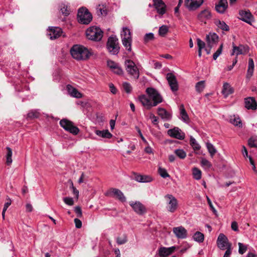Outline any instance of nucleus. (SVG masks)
<instances>
[{
    "mask_svg": "<svg viewBox=\"0 0 257 257\" xmlns=\"http://www.w3.org/2000/svg\"><path fill=\"white\" fill-rule=\"evenodd\" d=\"M248 145L251 148H257V137L250 138L248 140Z\"/></svg>",
    "mask_w": 257,
    "mask_h": 257,
    "instance_id": "nucleus-44",
    "label": "nucleus"
},
{
    "mask_svg": "<svg viewBox=\"0 0 257 257\" xmlns=\"http://www.w3.org/2000/svg\"><path fill=\"white\" fill-rule=\"evenodd\" d=\"M167 133L171 137L183 140L185 138V134L178 127H174L173 128L168 131Z\"/></svg>",
    "mask_w": 257,
    "mask_h": 257,
    "instance_id": "nucleus-11",
    "label": "nucleus"
},
{
    "mask_svg": "<svg viewBox=\"0 0 257 257\" xmlns=\"http://www.w3.org/2000/svg\"><path fill=\"white\" fill-rule=\"evenodd\" d=\"M245 52V48L242 45H240L238 46H235L234 44H233V49L231 53V55H234L235 54L236 56H238L240 54H243Z\"/></svg>",
    "mask_w": 257,
    "mask_h": 257,
    "instance_id": "nucleus-25",
    "label": "nucleus"
},
{
    "mask_svg": "<svg viewBox=\"0 0 257 257\" xmlns=\"http://www.w3.org/2000/svg\"><path fill=\"white\" fill-rule=\"evenodd\" d=\"M194 240L199 243L203 242L204 240V234L199 231L196 232L193 235Z\"/></svg>",
    "mask_w": 257,
    "mask_h": 257,
    "instance_id": "nucleus-34",
    "label": "nucleus"
},
{
    "mask_svg": "<svg viewBox=\"0 0 257 257\" xmlns=\"http://www.w3.org/2000/svg\"><path fill=\"white\" fill-rule=\"evenodd\" d=\"M7 202H6L5 204H4V208H3V210L4 211H6L8 208L11 205V203H12V201L10 199V198H8L7 199Z\"/></svg>",
    "mask_w": 257,
    "mask_h": 257,
    "instance_id": "nucleus-63",
    "label": "nucleus"
},
{
    "mask_svg": "<svg viewBox=\"0 0 257 257\" xmlns=\"http://www.w3.org/2000/svg\"><path fill=\"white\" fill-rule=\"evenodd\" d=\"M214 23L218 28L223 31H228L229 30V26L223 21L216 20Z\"/></svg>",
    "mask_w": 257,
    "mask_h": 257,
    "instance_id": "nucleus-31",
    "label": "nucleus"
},
{
    "mask_svg": "<svg viewBox=\"0 0 257 257\" xmlns=\"http://www.w3.org/2000/svg\"><path fill=\"white\" fill-rule=\"evenodd\" d=\"M77 21L81 24L88 25L92 20L93 17H77Z\"/></svg>",
    "mask_w": 257,
    "mask_h": 257,
    "instance_id": "nucleus-38",
    "label": "nucleus"
},
{
    "mask_svg": "<svg viewBox=\"0 0 257 257\" xmlns=\"http://www.w3.org/2000/svg\"><path fill=\"white\" fill-rule=\"evenodd\" d=\"M107 49L112 55H116L119 52L118 40L115 36H110L107 42Z\"/></svg>",
    "mask_w": 257,
    "mask_h": 257,
    "instance_id": "nucleus-4",
    "label": "nucleus"
},
{
    "mask_svg": "<svg viewBox=\"0 0 257 257\" xmlns=\"http://www.w3.org/2000/svg\"><path fill=\"white\" fill-rule=\"evenodd\" d=\"M67 89L69 94L71 96L77 98H80L82 97V94L80 92H79L77 90V89L73 87L71 85H67Z\"/></svg>",
    "mask_w": 257,
    "mask_h": 257,
    "instance_id": "nucleus-26",
    "label": "nucleus"
},
{
    "mask_svg": "<svg viewBox=\"0 0 257 257\" xmlns=\"http://www.w3.org/2000/svg\"><path fill=\"white\" fill-rule=\"evenodd\" d=\"M109 87L110 88V91L112 94H115L116 93L117 89L112 83H109Z\"/></svg>",
    "mask_w": 257,
    "mask_h": 257,
    "instance_id": "nucleus-64",
    "label": "nucleus"
},
{
    "mask_svg": "<svg viewBox=\"0 0 257 257\" xmlns=\"http://www.w3.org/2000/svg\"><path fill=\"white\" fill-rule=\"evenodd\" d=\"M74 221L75 224V227L77 228H80L82 226L81 221L78 218H75Z\"/></svg>",
    "mask_w": 257,
    "mask_h": 257,
    "instance_id": "nucleus-62",
    "label": "nucleus"
},
{
    "mask_svg": "<svg viewBox=\"0 0 257 257\" xmlns=\"http://www.w3.org/2000/svg\"><path fill=\"white\" fill-rule=\"evenodd\" d=\"M107 64L108 67H109L111 70L116 68L115 67L118 65L112 60H108Z\"/></svg>",
    "mask_w": 257,
    "mask_h": 257,
    "instance_id": "nucleus-56",
    "label": "nucleus"
},
{
    "mask_svg": "<svg viewBox=\"0 0 257 257\" xmlns=\"http://www.w3.org/2000/svg\"><path fill=\"white\" fill-rule=\"evenodd\" d=\"M27 116L31 119L38 118L39 116V113L36 110H32L27 114Z\"/></svg>",
    "mask_w": 257,
    "mask_h": 257,
    "instance_id": "nucleus-48",
    "label": "nucleus"
},
{
    "mask_svg": "<svg viewBox=\"0 0 257 257\" xmlns=\"http://www.w3.org/2000/svg\"><path fill=\"white\" fill-rule=\"evenodd\" d=\"M146 92L148 96L142 95L139 96V100L146 109H150L163 101L162 96L156 89L148 87Z\"/></svg>",
    "mask_w": 257,
    "mask_h": 257,
    "instance_id": "nucleus-1",
    "label": "nucleus"
},
{
    "mask_svg": "<svg viewBox=\"0 0 257 257\" xmlns=\"http://www.w3.org/2000/svg\"><path fill=\"white\" fill-rule=\"evenodd\" d=\"M173 232L178 239H185L187 237V230L182 226L174 227Z\"/></svg>",
    "mask_w": 257,
    "mask_h": 257,
    "instance_id": "nucleus-16",
    "label": "nucleus"
},
{
    "mask_svg": "<svg viewBox=\"0 0 257 257\" xmlns=\"http://www.w3.org/2000/svg\"><path fill=\"white\" fill-rule=\"evenodd\" d=\"M165 198L169 200L168 203V211L172 213L174 212L176 210L178 206V201L177 199L171 194L166 195Z\"/></svg>",
    "mask_w": 257,
    "mask_h": 257,
    "instance_id": "nucleus-10",
    "label": "nucleus"
},
{
    "mask_svg": "<svg viewBox=\"0 0 257 257\" xmlns=\"http://www.w3.org/2000/svg\"><path fill=\"white\" fill-rule=\"evenodd\" d=\"M238 246H239V249H238V252L240 253V254H243L244 253H245L247 250V246L246 245L243 244V243H240V242H239L238 243Z\"/></svg>",
    "mask_w": 257,
    "mask_h": 257,
    "instance_id": "nucleus-53",
    "label": "nucleus"
},
{
    "mask_svg": "<svg viewBox=\"0 0 257 257\" xmlns=\"http://www.w3.org/2000/svg\"><path fill=\"white\" fill-rule=\"evenodd\" d=\"M166 79L172 91L175 92L178 89V84L175 76L172 73H168Z\"/></svg>",
    "mask_w": 257,
    "mask_h": 257,
    "instance_id": "nucleus-13",
    "label": "nucleus"
},
{
    "mask_svg": "<svg viewBox=\"0 0 257 257\" xmlns=\"http://www.w3.org/2000/svg\"><path fill=\"white\" fill-rule=\"evenodd\" d=\"M153 6L159 15H163L165 14L167 11L166 6L162 0H153Z\"/></svg>",
    "mask_w": 257,
    "mask_h": 257,
    "instance_id": "nucleus-17",
    "label": "nucleus"
},
{
    "mask_svg": "<svg viewBox=\"0 0 257 257\" xmlns=\"http://www.w3.org/2000/svg\"><path fill=\"white\" fill-rule=\"evenodd\" d=\"M158 173L163 178H166L170 177V175L167 173V170L165 168H161V167L158 169Z\"/></svg>",
    "mask_w": 257,
    "mask_h": 257,
    "instance_id": "nucleus-46",
    "label": "nucleus"
},
{
    "mask_svg": "<svg viewBox=\"0 0 257 257\" xmlns=\"http://www.w3.org/2000/svg\"><path fill=\"white\" fill-rule=\"evenodd\" d=\"M95 133L97 136L103 138L110 139L112 136V134L109 133L108 130H105L102 131L96 130L95 131Z\"/></svg>",
    "mask_w": 257,
    "mask_h": 257,
    "instance_id": "nucleus-29",
    "label": "nucleus"
},
{
    "mask_svg": "<svg viewBox=\"0 0 257 257\" xmlns=\"http://www.w3.org/2000/svg\"><path fill=\"white\" fill-rule=\"evenodd\" d=\"M127 241V236L124 234L120 235L116 239V242L118 244H122Z\"/></svg>",
    "mask_w": 257,
    "mask_h": 257,
    "instance_id": "nucleus-47",
    "label": "nucleus"
},
{
    "mask_svg": "<svg viewBox=\"0 0 257 257\" xmlns=\"http://www.w3.org/2000/svg\"><path fill=\"white\" fill-rule=\"evenodd\" d=\"M228 5L218 4L215 7L216 11L219 14H223L227 9Z\"/></svg>",
    "mask_w": 257,
    "mask_h": 257,
    "instance_id": "nucleus-40",
    "label": "nucleus"
},
{
    "mask_svg": "<svg viewBox=\"0 0 257 257\" xmlns=\"http://www.w3.org/2000/svg\"><path fill=\"white\" fill-rule=\"evenodd\" d=\"M231 254V244H229L226 250L223 255V257H230Z\"/></svg>",
    "mask_w": 257,
    "mask_h": 257,
    "instance_id": "nucleus-58",
    "label": "nucleus"
},
{
    "mask_svg": "<svg viewBox=\"0 0 257 257\" xmlns=\"http://www.w3.org/2000/svg\"><path fill=\"white\" fill-rule=\"evenodd\" d=\"M229 122L234 126L242 127L241 120L238 116H235V115L231 116Z\"/></svg>",
    "mask_w": 257,
    "mask_h": 257,
    "instance_id": "nucleus-33",
    "label": "nucleus"
},
{
    "mask_svg": "<svg viewBox=\"0 0 257 257\" xmlns=\"http://www.w3.org/2000/svg\"><path fill=\"white\" fill-rule=\"evenodd\" d=\"M206 146L211 156H213L216 153V149L211 143L207 142Z\"/></svg>",
    "mask_w": 257,
    "mask_h": 257,
    "instance_id": "nucleus-42",
    "label": "nucleus"
},
{
    "mask_svg": "<svg viewBox=\"0 0 257 257\" xmlns=\"http://www.w3.org/2000/svg\"><path fill=\"white\" fill-rule=\"evenodd\" d=\"M59 9L64 16H68L71 14L70 9L67 4L65 3L60 4Z\"/></svg>",
    "mask_w": 257,
    "mask_h": 257,
    "instance_id": "nucleus-27",
    "label": "nucleus"
},
{
    "mask_svg": "<svg viewBox=\"0 0 257 257\" xmlns=\"http://www.w3.org/2000/svg\"><path fill=\"white\" fill-rule=\"evenodd\" d=\"M176 249V246H172L169 247L160 246L157 251V254L160 257H168L173 253Z\"/></svg>",
    "mask_w": 257,
    "mask_h": 257,
    "instance_id": "nucleus-9",
    "label": "nucleus"
},
{
    "mask_svg": "<svg viewBox=\"0 0 257 257\" xmlns=\"http://www.w3.org/2000/svg\"><path fill=\"white\" fill-rule=\"evenodd\" d=\"M239 20L250 25H252V23L254 22V17H238Z\"/></svg>",
    "mask_w": 257,
    "mask_h": 257,
    "instance_id": "nucleus-49",
    "label": "nucleus"
},
{
    "mask_svg": "<svg viewBox=\"0 0 257 257\" xmlns=\"http://www.w3.org/2000/svg\"><path fill=\"white\" fill-rule=\"evenodd\" d=\"M203 0H186L185 6L189 11H194L199 8Z\"/></svg>",
    "mask_w": 257,
    "mask_h": 257,
    "instance_id": "nucleus-18",
    "label": "nucleus"
},
{
    "mask_svg": "<svg viewBox=\"0 0 257 257\" xmlns=\"http://www.w3.org/2000/svg\"><path fill=\"white\" fill-rule=\"evenodd\" d=\"M49 36L51 40H54L59 37L62 33V29L57 27H52L49 28Z\"/></svg>",
    "mask_w": 257,
    "mask_h": 257,
    "instance_id": "nucleus-19",
    "label": "nucleus"
},
{
    "mask_svg": "<svg viewBox=\"0 0 257 257\" xmlns=\"http://www.w3.org/2000/svg\"><path fill=\"white\" fill-rule=\"evenodd\" d=\"M174 153L180 159H184L186 157V153L183 149H176L174 150Z\"/></svg>",
    "mask_w": 257,
    "mask_h": 257,
    "instance_id": "nucleus-39",
    "label": "nucleus"
},
{
    "mask_svg": "<svg viewBox=\"0 0 257 257\" xmlns=\"http://www.w3.org/2000/svg\"><path fill=\"white\" fill-rule=\"evenodd\" d=\"M130 205H131L134 210L139 215H143L146 212L145 207L140 202L130 203Z\"/></svg>",
    "mask_w": 257,
    "mask_h": 257,
    "instance_id": "nucleus-20",
    "label": "nucleus"
},
{
    "mask_svg": "<svg viewBox=\"0 0 257 257\" xmlns=\"http://www.w3.org/2000/svg\"><path fill=\"white\" fill-rule=\"evenodd\" d=\"M139 76L140 72L138 67L133 61L130 59V78L136 80L139 78Z\"/></svg>",
    "mask_w": 257,
    "mask_h": 257,
    "instance_id": "nucleus-14",
    "label": "nucleus"
},
{
    "mask_svg": "<svg viewBox=\"0 0 257 257\" xmlns=\"http://www.w3.org/2000/svg\"><path fill=\"white\" fill-rule=\"evenodd\" d=\"M201 165L203 167L209 169L211 167V163L207 159L203 158L201 161Z\"/></svg>",
    "mask_w": 257,
    "mask_h": 257,
    "instance_id": "nucleus-50",
    "label": "nucleus"
},
{
    "mask_svg": "<svg viewBox=\"0 0 257 257\" xmlns=\"http://www.w3.org/2000/svg\"><path fill=\"white\" fill-rule=\"evenodd\" d=\"M131 177L140 183H149L153 180L152 177L149 175H142L135 172H132Z\"/></svg>",
    "mask_w": 257,
    "mask_h": 257,
    "instance_id": "nucleus-12",
    "label": "nucleus"
},
{
    "mask_svg": "<svg viewBox=\"0 0 257 257\" xmlns=\"http://www.w3.org/2000/svg\"><path fill=\"white\" fill-rule=\"evenodd\" d=\"M197 43L199 49H203L205 48V43L204 41H202L200 39H197Z\"/></svg>",
    "mask_w": 257,
    "mask_h": 257,
    "instance_id": "nucleus-54",
    "label": "nucleus"
},
{
    "mask_svg": "<svg viewBox=\"0 0 257 257\" xmlns=\"http://www.w3.org/2000/svg\"><path fill=\"white\" fill-rule=\"evenodd\" d=\"M103 5H102L100 4L96 6V14L97 16H106L108 15V13H105L104 11H103Z\"/></svg>",
    "mask_w": 257,
    "mask_h": 257,
    "instance_id": "nucleus-32",
    "label": "nucleus"
},
{
    "mask_svg": "<svg viewBox=\"0 0 257 257\" xmlns=\"http://www.w3.org/2000/svg\"><path fill=\"white\" fill-rule=\"evenodd\" d=\"M223 48V44H221L219 47L218 48L217 51L213 55V59L215 60L221 54Z\"/></svg>",
    "mask_w": 257,
    "mask_h": 257,
    "instance_id": "nucleus-51",
    "label": "nucleus"
},
{
    "mask_svg": "<svg viewBox=\"0 0 257 257\" xmlns=\"http://www.w3.org/2000/svg\"><path fill=\"white\" fill-rule=\"evenodd\" d=\"M245 107L247 109L255 110L257 108V103L253 97H248L244 99Z\"/></svg>",
    "mask_w": 257,
    "mask_h": 257,
    "instance_id": "nucleus-22",
    "label": "nucleus"
},
{
    "mask_svg": "<svg viewBox=\"0 0 257 257\" xmlns=\"http://www.w3.org/2000/svg\"><path fill=\"white\" fill-rule=\"evenodd\" d=\"M150 118L152 120V122L155 124H158V118L153 113H151L150 115Z\"/></svg>",
    "mask_w": 257,
    "mask_h": 257,
    "instance_id": "nucleus-57",
    "label": "nucleus"
},
{
    "mask_svg": "<svg viewBox=\"0 0 257 257\" xmlns=\"http://www.w3.org/2000/svg\"><path fill=\"white\" fill-rule=\"evenodd\" d=\"M155 36L154 33L150 32L147 33L145 35L143 38V43L145 44L149 43L150 42L154 40Z\"/></svg>",
    "mask_w": 257,
    "mask_h": 257,
    "instance_id": "nucleus-35",
    "label": "nucleus"
},
{
    "mask_svg": "<svg viewBox=\"0 0 257 257\" xmlns=\"http://www.w3.org/2000/svg\"><path fill=\"white\" fill-rule=\"evenodd\" d=\"M169 31V28L166 25H163L159 28L158 33L161 37H165Z\"/></svg>",
    "mask_w": 257,
    "mask_h": 257,
    "instance_id": "nucleus-41",
    "label": "nucleus"
},
{
    "mask_svg": "<svg viewBox=\"0 0 257 257\" xmlns=\"http://www.w3.org/2000/svg\"><path fill=\"white\" fill-rule=\"evenodd\" d=\"M233 92V89L228 83H224L223 85L222 93L225 97H227L229 95Z\"/></svg>",
    "mask_w": 257,
    "mask_h": 257,
    "instance_id": "nucleus-28",
    "label": "nucleus"
},
{
    "mask_svg": "<svg viewBox=\"0 0 257 257\" xmlns=\"http://www.w3.org/2000/svg\"><path fill=\"white\" fill-rule=\"evenodd\" d=\"M112 70V71L115 74L118 75H121L122 74V70L118 65L116 67Z\"/></svg>",
    "mask_w": 257,
    "mask_h": 257,
    "instance_id": "nucleus-61",
    "label": "nucleus"
},
{
    "mask_svg": "<svg viewBox=\"0 0 257 257\" xmlns=\"http://www.w3.org/2000/svg\"><path fill=\"white\" fill-rule=\"evenodd\" d=\"M60 125L65 130L73 135H77L79 132V128L73 125L72 122L66 119H62L60 121Z\"/></svg>",
    "mask_w": 257,
    "mask_h": 257,
    "instance_id": "nucleus-6",
    "label": "nucleus"
},
{
    "mask_svg": "<svg viewBox=\"0 0 257 257\" xmlns=\"http://www.w3.org/2000/svg\"><path fill=\"white\" fill-rule=\"evenodd\" d=\"M77 16H92V15L86 7H82L78 10Z\"/></svg>",
    "mask_w": 257,
    "mask_h": 257,
    "instance_id": "nucleus-30",
    "label": "nucleus"
},
{
    "mask_svg": "<svg viewBox=\"0 0 257 257\" xmlns=\"http://www.w3.org/2000/svg\"><path fill=\"white\" fill-rule=\"evenodd\" d=\"M105 195L117 199L122 202L126 201V198L123 193L120 190L116 188H110L105 193Z\"/></svg>",
    "mask_w": 257,
    "mask_h": 257,
    "instance_id": "nucleus-7",
    "label": "nucleus"
},
{
    "mask_svg": "<svg viewBox=\"0 0 257 257\" xmlns=\"http://www.w3.org/2000/svg\"><path fill=\"white\" fill-rule=\"evenodd\" d=\"M72 57L77 60H86L91 55L87 48L79 45H74L70 50Z\"/></svg>",
    "mask_w": 257,
    "mask_h": 257,
    "instance_id": "nucleus-2",
    "label": "nucleus"
},
{
    "mask_svg": "<svg viewBox=\"0 0 257 257\" xmlns=\"http://www.w3.org/2000/svg\"><path fill=\"white\" fill-rule=\"evenodd\" d=\"M180 110V117L179 118L186 123H189L190 122V118L189 116L184 108L183 104H181L179 106Z\"/></svg>",
    "mask_w": 257,
    "mask_h": 257,
    "instance_id": "nucleus-24",
    "label": "nucleus"
},
{
    "mask_svg": "<svg viewBox=\"0 0 257 257\" xmlns=\"http://www.w3.org/2000/svg\"><path fill=\"white\" fill-rule=\"evenodd\" d=\"M64 202L67 205L72 206L74 204V200L71 197H65L63 198Z\"/></svg>",
    "mask_w": 257,
    "mask_h": 257,
    "instance_id": "nucleus-55",
    "label": "nucleus"
},
{
    "mask_svg": "<svg viewBox=\"0 0 257 257\" xmlns=\"http://www.w3.org/2000/svg\"><path fill=\"white\" fill-rule=\"evenodd\" d=\"M218 36L214 32H210L206 36L207 46L209 48H213L216 45L218 42Z\"/></svg>",
    "mask_w": 257,
    "mask_h": 257,
    "instance_id": "nucleus-8",
    "label": "nucleus"
},
{
    "mask_svg": "<svg viewBox=\"0 0 257 257\" xmlns=\"http://www.w3.org/2000/svg\"><path fill=\"white\" fill-rule=\"evenodd\" d=\"M158 114L164 121H169L172 119V113L164 108H158Z\"/></svg>",
    "mask_w": 257,
    "mask_h": 257,
    "instance_id": "nucleus-21",
    "label": "nucleus"
},
{
    "mask_svg": "<svg viewBox=\"0 0 257 257\" xmlns=\"http://www.w3.org/2000/svg\"><path fill=\"white\" fill-rule=\"evenodd\" d=\"M103 32L99 27H91L87 29L86 35L89 40L99 41L101 40Z\"/></svg>",
    "mask_w": 257,
    "mask_h": 257,
    "instance_id": "nucleus-3",
    "label": "nucleus"
},
{
    "mask_svg": "<svg viewBox=\"0 0 257 257\" xmlns=\"http://www.w3.org/2000/svg\"><path fill=\"white\" fill-rule=\"evenodd\" d=\"M205 81L202 80L198 82L195 85L196 91L198 93H201L205 88Z\"/></svg>",
    "mask_w": 257,
    "mask_h": 257,
    "instance_id": "nucleus-37",
    "label": "nucleus"
},
{
    "mask_svg": "<svg viewBox=\"0 0 257 257\" xmlns=\"http://www.w3.org/2000/svg\"><path fill=\"white\" fill-rule=\"evenodd\" d=\"M217 244L218 247L222 250H224L225 248H227L228 245L231 244L228 242L227 237L223 233H220L218 236Z\"/></svg>",
    "mask_w": 257,
    "mask_h": 257,
    "instance_id": "nucleus-15",
    "label": "nucleus"
},
{
    "mask_svg": "<svg viewBox=\"0 0 257 257\" xmlns=\"http://www.w3.org/2000/svg\"><path fill=\"white\" fill-rule=\"evenodd\" d=\"M74 211L76 213L77 217H81L82 215V210L79 206H76L74 208Z\"/></svg>",
    "mask_w": 257,
    "mask_h": 257,
    "instance_id": "nucleus-59",
    "label": "nucleus"
},
{
    "mask_svg": "<svg viewBox=\"0 0 257 257\" xmlns=\"http://www.w3.org/2000/svg\"><path fill=\"white\" fill-rule=\"evenodd\" d=\"M193 178L197 180H199L201 178L202 173L200 170L197 168L193 169Z\"/></svg>",
    "mask_w": 257,
    "mask_h": 257,
    "instance_id": "nucleus-43",
    "label": "nucleus"
},
{
    "mask_svg": "<svg viewBox=\"0 0 257 257\" xmlns=\"http://www.w3.org/2000/svg\"><path fill=\"white\" fill-rule=\"evenodd\" d=\"M190 142L191 146L195 151L200 150V146L193 137H191Z\"/></svg>",
    "mask_w": 257,
    "mask_h": 257,
    "instance_id": "nucleus-45",
    "label": "nucleus"
},
{
    "mask_svg": "<svg viewBox=\"0 0 257 257\" xmlns=\"http://www.w3.org/2000/svg\"><path fill=\"white\" fill-rule=\"evenodd\" d=\"M200 15V16H210L211 12L209 9H206L202 11Z\"/></svg>",
    "mask_w": 257,
    "mask_h": 257,
    "instance_id": "nucleus-60",
    "label": "nucleus"
},
{
    "mask_svg": "<svg viewBox=\"0 0 257 257\" xmlns=\"http://www.w3.org/2000/svg\"><path fill=\"white\" fill-rule=\"evenodd\" d=\"M239 15L240 16H252L250 11L246 9L240 10L239 11Z\"/></svg>",
    "mask_w": 257,
    "mask_h": 257,
    "instance_id": "nucleus-52",
    "label": "nucleus"
},
{
    "mask_svg": "<svg viewBox=\"0 0 257 257\" xmlns=\"http://www.w3.org/2000/svg\"><path fill=\"white\" fill-rule=\"evenodd\" d=\"M100 4L103 5V11L108 13V15H111L119 8L118 3L115 0H106V2H101Z\"/></svg>",
    "mask_w": 257,
    "mask_h": 257,
    "instance_id": "nucleus-5",
    "label": "nucleus"
},
{
    "mask_svg": "<svg viewBox=\"0 0 257 257\" xmlns=\"http://www.w3.org/2000/svg\"><path fill=\"white\" fill-rule=\"evenodd\" d=\"M6 149L7 150V153L6 155V162L8 165H10L13 162L12 160V149L9 147H7L6 148Z\"/></svg>",
    "mask_w": 257,
    "mask_h": 257,
    "instance_id": "nucleus-36",
    "label": "nucleus"
},
{
    "mask_svg": "<svg viewBox=\"0 0 257 257\" xmlns=\"http://www.w3.org/2000/svg\"><path fill=\"white\" fill-rule=\"evenodd\" d=\"M120 37L122 44L127 48L128 44V28L124 27L120 32Z\"/></svg>",
    "mask_w": 257,
    "mask_h": 257,
    "instance_id": "nucleus-23",
    "label": "nucleus"
}]
</instances>
